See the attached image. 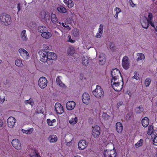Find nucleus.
I'll return each instance as SVG.
<instances>
[{
    "instance_id": "nucleus-17",
    "label": "nucleus",
    "mask_w": 157,
    "mask_h": 157,
    "mask_svg": "<svg viewBox=\"0 0 157 157\" xmlns=\"http://www.w3.org/2000/svg\"><path fill=\"white\" fill-rule=\"evenodd\" d=\"M78 119L76 116L74 114L71 115L70 117L69 122L72 124H75L77 122Z\"/></svg>"
},
{
    "instance_id": "nucleus-4",
    "label": "nucleus",
    "mask_w": 157,
    "mask_h": 157,
    "mask_svg": "<svg viewBox=\"0 0 157 157\" xmlns=\"http://www.w3.org/2000/svg\"><path fill=\"white\" fill-rule=\"evenodd\" d=\"M38 83L39 87L41 89H44L47 85L48 80L45 77H42L39 79Z\"/></svg>"
},
{
    "instance_id": "nucleus-49",
    "label": "nucleus",
    "mask_w": 157,
    "mask_h": 157,
    "mask_svg": "<svg viewBox=\"0 0 157 157\" xmlns=\"http://www.w3.org/2000/svg\"><path fill=\"white\" fill-rule=\"evenodd\" d=\"M149 24L151 25V26L153 28H155L156 30V31L157 32V29H156L155 28V25L154 22H152V21H149Z\"/></svg>"
},
{
    "instance_id": "nucleus-47",
    "label": "nucleus",
    "mask_w": 157,
    "mask_h": 157,
    "mask_svg": "<svg viewBox=\"0 0 157 157\" xmlns=\"http://www.w3.org/2000/svg\"><path fill=\"white\" fill-rule=\"evenodd\" d=\"M84 103L86 105H88L90 102V99H82Z\"/></svg>"
},
{
    "instance_id": "nucleus-62",
    "label": "nucleus",
    "mask_w": 157,
    "mask_h": 157,
    "mask_svg": "<svg viewBox=\"0 0 157 157\" xmlns=\"http://www.w3.org/2000/svg\"><path fill=\"white\" fill-rule=\"evenodd\" d=\"M74 157H81L80 156L78 155H76Z\"/></svg>"
},
{
    "instance_id": "nucleus-32",
    "label": "nucleus",
    "mask_w": 157,
    "mask_h": 157,
    "mask_svg": "<svg viewBox=\"0 0 157 157\" xmlns=\"http://www.w3.org/2000/svg\"><path fill=\"white\" fill-rule=\"evenodd\" d=\"M38 30L39 32L42 34V33H43L45 31H48V30L47 28L45 26H40L38 27Z\"/></svg>"
},
{
    "instance_id": "nucleus-23",
    "label": "nucleus",
    "mask_w": 157,
    "mask_h": 157,
    "mask_svg": "<svg viewBox=\"0 0 157 157\" xmlns=\"http://www.w3.org/2000/svg\"><path fill=\"white\" fill-rule=\"evenodd\" d=\"M99 61L100 64L101 65L104 64L105 62V55L103 53H101L99 55Z\"/></svg>"
},
{
    "instance_id": "nucleus-22",
    "label": "nucleus",
    "mask_w": 157,
    "mask_h": 157,
    "mask_svg": "<svg viewBox=\"0 0 157 157\" xmlns=\"http://www.w3.org/2000/svg\"><path fill=\"white\" fill-rule=\"evenodd\" d=\"M149 119L147 117L144 118L142 120V124L143 126L145 128L147 127L149 125Z\"/></svg>"
},
{
    "instance_id": "nucleus-35",
    "label": "nucleus",
    "mask_w": 157,
    "mask_h": 157,
    "mask_svg": "<svg viewBox=\"0 0 157 157\" xmlns=\"http://www.w3.org/2000/svg\"><path fill=\"white\" fill-rule=\"evenodd\" d=\"M114 11L116 12V14L114 16L116 19L118 18V13L121 12V9L118 7H116L114 9Z\"/></svg>"
},
{
    "instance_id": "nucleus-9",
    "label": "nucleus",
    "mask_w": 157,
    "mask_h": 157,
    "mask_svg": "<svg viewBox=\"0 0 157 157\" xmlns=\"http://www.w3.org/2000/svg\"><path fill=\"white\" fill-rule=\"evenodd\" d=\"M100 127L98 125H96L93 127L92 135L95 138L98 137L100 135Z\"/></svg>"
},
{
    "instance_id": "nucleus-30",
    "label": "nucleus",
    "mask_w": 157,
    "mask_h": 157,
    "mask_svg": "<svg viewBox=\"0 0 157 157\" xmlns=\"http://www.w3.org/2000/svg\"><path fill=\"white\" fill-rule=\"evenodd\" d=\"M57 10L59 13H65L67 12V9L63 6H59L57 8Z\"/></svg>"
},
{
    "instance_id": "nucleus-51",
    "label": "nucleus",
    "mask_w": 157,
    "mask_h": 157,
    "mask_svg": "<svg viewBox=\"0 0 157 157\" xmlns=\"http://www.w3.org/2000/svg\"><path fill=\"white\" fill-rule=\"evenodd\" d=\"M153 144L155 145H157V136L155 137L153 141Z\"/></svg>"
},
{
    "instance_id": "nucleus-16",
    "label": "nucleus",
    "mask_w": 157,
    "mask_h": 157,
    "mask_svg": "<svg viewBox=\"0 0 157 157\" xmlns=\"http://www.w3.org/2000/svg\"><path fill=\"white\" fill-rule=\"evenodd\" d=\"M75 103L73 101H69L66 104V108L69 110H72L75 107Z\"/></svg>"
},
{
    "instance_id": "nucleus-36",
    "label": "nucleus",
    "mask_w": 157,
    "mask_h": 157,
    "mask_svg": "<svg viewBox=\"0 0 157 157\" xmlns=\"http://www.w3.org/2000/svg\"><path fill=\"white\" fill-rule=\"evenodd\" d=\"M82 62V64L86 66L89 63V59L87 57H83Z\"/></svg>"
},
{
    "instance_id": "nucleus-39",
    "label": "nucleus",
    "mask_w": 157,
    "mask_h": 157,
    "mask_svg": "<svg viewBox=\"0 0 157 157\" xmlns=\"http://www.w3.org/2000/svg\"><path fill=\"white\" fill-rule=\"evenodd\" d=\"M143 110V107L142 106L137 107L135 109V111L137 113H140L142 112Z\"/></svg>"
},
{
    "instance_id": "nucleus-58",
    "label": "nucleus",
    "mask_w": 157,
    "mask_h": 157,
    "mask_svg": "<svg viewBox=\"0 0 157 157\" xmlns=\"http://www.w3.org/2000/svg\"><path fill=\"white\" fill-rule=\"evenodd\" d=\"M131 1V2H130L131 6L132 7H134L135 6V4H134L132 2V0H130Z\"/></svg>"
},
{
    "instance_id": "nucleus-15",
    "label": "nucleus",
    "mask_w": 157,
    "mask_h": 157,
    "mask_svg": "<svg viewBox=\"0 0 157 157\" xmlns=\"http://www.w3.org/2000/svg\"><path fill=\"white\" fill-rule=\"evenodd\" d=\"M12 144L13 147L17 150L21 148L20 141L17 139H14L12 141Z\"/></svg>"
},
{
    "instance_id": "nucleus-18",
    "label": "nucleus",
    "mask_w": 157,
    "mask_h": 157,
    "mask_svg": "<svg viewBox=\"0 0 157 157\" xmlns=\"http://www.w3.org/2000/svg\"><path fill=\"white\" fill-rule=\"evenodd\" d=\"M103 25L102 24H100L98 29V32L95 36V37L97 38H100L101 37V35L103 33Z\"/></svg>"
},
{
    "instance_id": "nucleus-27",
    "label": "nucleus",
    "mask_w": 157,
    "mask_h": 157,
    "mask_svg": "<svg viewBox=\"0 0 157 157\" xmlns=\"http://www.w3.org/2000/svg\"><path fill=\"white\" fill-rule=\"evenodd\" d=\"M30 157H40L38 152L35 149H32L30 154Z\"/></svg>"
},
{
    "instance_id": "nucleus-43",
    "label": "nucleus",
    "mask_w": 157,
    "mask_h": 157,
    "mask_svg": "<svg viewBox=\"0 0 157 157\" xmlns=\"http://www.w3.org/2000/svg\"><path fill=\"white\" fill-rule=\"evenodd\" d=\"M151 82V80L150 78H147L145 81V85L146 87L149 86Z\"/></svg>"
},
{
    "instance_id": "nucleus-31",
    "label": "nucleus",
    "mask_w": 157,
    "mask_h": 157,
    "mask_svg": "<svg viewBox=\"0 0 157 157\" xmlns=\"http://www.w3.org/2000/svg\"><path fill=\"white\" fill-rule=\"evenodd\" d=\"M33 130L34 129L33 128H29L27 130L22 129L21 131L23 133L30 134L33 132Z\"/></svg>"
},
{
    "instance_id": "nucleus-6",
    "label": "nucleus",
    "mask_w": 157,
    "mask_h": 157,
    "mask_svg": "<svg viewBox=\"0 0 157 157\" xmlns=\"http://www.w3.org/2000/svg\"><path fill=\"white\" fill-rule=\"evenodd\" d=\"M55 110L57 114H61L64 112V109L61 104L58 102L56 103L55 105Z\"/></svg>"
},
{
    "instance_id": "nucleus-56",
    "label": "nucleus",
    "mask_w": 157,
    "mask_h": 157,
    "mask_svg": "<svg viewBox=\"0 0 157 157\" xmlns=\"http://www.w3.org/2000/svg\"><path fill=\"white\" fill-rule=\"evenodd\" d=\"M3 124V120L0 118V127L2 126Z\"/></svg>"
},
{
    "instance_id": "nucleus-1",
    "label": "nucleus",
    "mask_w": 157,
    "mask_h": 157,
    "mask_svg": "<svg viewBox=\"0 0 157 157\" xmlns=\"http://www.w3.org/2000/svg\"><path fill=\"white\" fill-rule=\"evenodd\" d=\"M123 83L120 84L118 79H111V85L113 89L117 91H120L122 88Z\"/></svg>"
},
{
    "instance_id": "nucleus-24",
    "label": "nucleus",
    "mask_w": 157,
    "mask_h": 157,
    "mask_svg": "<svg viewBox=\"0 0 157 157\" xmlns=\"http://www.w3.org/2000/svg\"><path fill=\"white\" fill-rule=\"evenodd\" d=\"M57 140V136L55 135H52L50 136L48 139V140L51 143L56 142Z\"/></svg>"
},
{
    "instance_id": "nucleus-55",
    "label": "nucleus",
    "mask_w": 157,
    "mask_h": 157,
    "mask_svg": "<svg viewBox=\"0 0 157 157\" xmlns=\"http://www.w3.org/2000/svg\"><path fill=\"white\" fill-rule=\"evenodd\" d=\"M114 44L113 43H111L110 44L109 47L110 49H112L114 48Z\"/></svg>"
},
{
    "instance_id": "nucleus-2",
    "label": "nucleus",
    "mask_w": 157,
    "mask_h": 157,
    "mask_svg": "<svg viewBox=\"0 0 157 157\" xmlns=\"http://www.w3.org/2000/svg\"><path fill=\"white\" fill-rule=\"evenodd\" d=\"M93 94L97 98H101L103 97L104 92L100 86L97 85L96 89L93 92Z\"/></svg>"
},
{
    "instance_id": "nucleus-57",
    "label": "nucleus",
    "mask_w": 157,
    "mask_h": 157,
    "mask_svg": "<svg viewBox=\"0 0 157 157\" xmlns=\"http://www.w3.org/2000/svg\"><path fill=\"white\" fill-rule=\"evenodd\" d=\"M17 8L18 11H20V10H21V3H19L18 4Z\"/></svg>"
},
{
    "instance_id": "nucleus-42",
    "label": "nucleus",
    "mask_w": 157,
    "mask_h": 157,
    "mask_svg": "<svg viewBox=\"0 0 157 157\" xmlns=\"http://www.w3.org/2000/svg\"><path fill=\"white\" fill-rule=\"evenodd\" d=\"M62 25L64 27L66 30V32H68L69 30H70L71 29L69 25L66 24V23H64L63 22L62 23Z\"/></svg>"
},
{
    "instance_id": "nucleus-48",
    "label": "nucleus",
    "mask_w": 157,
    "mask_h": 157,
    "mask_svg": "<svg viewBox=\"0 0 157 157\" xmlns=\"http://www.w3.org/2000/svg\"><path fill=\"white\" fill-rule=\"evenodd\" d=\"M90 97L89 94L86 93H84L83 94L82 96V98H88Z\"/></svg>"
},
{
    "instance_id": "nucleus-64",
    "label": "nucleus",
    "mask_w": 157,
    "mask_h": 157,
    "mask_svg": "<svg viewBox=\"0 0 157 157\" xmlns=\"http://www.w3.org/2000/svg\"><path fill=\"white\" fill-rule=\"evenodd\" d=\"M156 157H157V154H156Z\"/></svg>"
},
{
    "instance_id": "nucleus-60",
    "label": "nucleus",
    "mask_w": 157,
    "mask_h": 157,
    "mask_svg": "<svg viewBox=\"0 0 157 157\" xmlns=\"http://www.w3.org/2000/svg\"><path fill=\"white\" fill-rule=\"evenodd\" d=\"M123 104V103L122 102L120 101L117 103V105L119 106L120 105H122Z\"/></svg>"
},
{
    "instance_id": "nucleus-20",
    "label": "nucleus",
    "mask_w": 157,
    "mask_h": 157,
    "mask_svg": "<svg viewBox=\"0 0 157 157\" xmlns=\"http://www.w3.org/2000/svg\"><path fill=\"white\" fill-rule=\"evenodd\" d=\"M51 20L52 22L54 24L57 25L58 24H60V22H58L57 18L55 14H51Z\"/></svg>"
},
{
    "instance_id": "nucleus-41",
    "label": "nucleus",
    "mask_w": 157,
    "mask_h": 157,
    "mask_svg": "<svg viewBox=\"0 0 157 157\" xmlns=\"http://www.w3.org/2000/svg\"><path fill=\"white\" fill-rule=\"evenodd\" d=\"M73 34L75 37H77L79 35V32L78 29H74L73 30Z\"/></svg>"
},
{
    "instance_id": "nucleus-40",
    "label": "nucleus",
    "mask_w": 157,
    "mask_h": 157,
    "mask_svg": "<svg viewBox=\"0 0 157 157\" xmlns=\"http://www.w3.org/2000/svg\"><path fill=\"white\" fill-rule=\"evenodd\" d=\"M137 56H138L137 59L138 61L144 59L145 58L144 55L142 53H138L137 54Z\"/></svg>"
},
{
    "instance_id": "nucleus-34",
    "label": "nucleus",
    "mask_w": 157,
    "mask_h": 157,
    "mask_svg": "<svg viewBox=\"0 0 157 157\" xmlns=\"http://www.w3.org/2000/svg\"><path fill=\"white\" fill-rule=\"evenodd\" d=\"M21 37L22 40H26L28 39L27 35L26 34V31L23 30L21 33Z\"/></svg>"
},
{
    "instance_id": "nucleus-52",
    "label": "nucleus",
    "mask_w": 157,
    "mask_h": 157,
    "mask_svg": "<svg viewBox=\"0 0 157 157\" xmlns=\"http://www.w3.org/2000/svg\"><path fill=\"white\" fill-rule=\"evenodd\" d=\"M68 41L70 42L71 43H74L75 42V40H73L71 38V36L70 35H69L68 36Z\"/></svg>"
},
{
    "instance_id": "nucleus-5",
    "label": "nucleus",
    "mask_w": 157,
    "mask_h": 157,
    "mask_svg": "<svg viewBox=\"0 0 157 157\" xmlns=\"http://www.w3.org/2000/svg\"><path fill=\"white\" fill-rule=\"evenodd\" d=\"M122 66L125 70L128 69L130 67V63L129 59L127 56L123 57L122 60Z\"/></svg>"
},
{
    "instance_id": "nucleus-59",
    "label": "nucleus",
    "mask_w": 157,
    "mask_h": 157,
    "mask_svg": "<svg viewBox=\"0 0 157 157\" xmlns=\"http://www.w3.org/2000/svg\"><path fill=\"white\" fill-rule=\"evenodd\" d=\"M5 99H0V103H2L4 101Z\"/></svg>"
},
{
    "instance_id": "nucleus-29",
    "label": "nucleus",
    "mask_w": 157,
    "mask_h": 157,
    "mask_svg": "<svg viewBox=\"0 0 157 157\" xmlns=\"http://www.w3.org/2000/svg\"><path fill=\"white\" fill-rule=\"evenodd\" d=\"M75 49L73 47H71L68 49L67 54L68 55L73 56V55L75 54ZM75 56H78V55L76 53H75Z\"/></svg>"
},
{
    "instance_id": "nucleus-7",
    "label": "nucleus",
    "mask_w": 157,
    "mask_h": 157,
    "mask_svg": "<svg viewBox=\"0 0 157 157\" xmlns=\"http://www.w3.org/2000/svg\"><path fill=\"white\" fill-rule=\"evenodd\" d=\"M105 157H116V152L113 150H105L104 152Z\"/></svg>"
},
{
    "instance_id": "nucleus-33",
    "label": "nucleus",
    "mask_w": 157,
    "mask_h": 157,
    "mask_svg": "<svg viewBox=\"0 0 157 157\" xmlns=\"http://www.w3.org/2000/svg\"><path fill=\"white\" fill-rule=\"evenodd\" d=\"M15 65L18 67H21L23 65L21 59H16L15 61Z\"/></svg>"
},
{
    "instance_id": "nucleus-3",
    "label": "nucleus",
    "mask_w": 157,
    "mask_h": 157,
    "mask_svg": "<svg viewBox=\"0 0 157 157\" xmlns=\"http://www.w3.org/2000/svg\"><path fill=\"white\" fill-rule=\"evenodd\" d=\"M0 20L2 24L5 25H8L11 22V18L10 15L2 14L0 17Z\"/></svg>"
},
{
    "instance_id": "nucleus-11",
    "label": "nucleus",
    "mask_w": 157,
    "mask_h": 157,
    "mask_svg": "<svg viewBox=\"0 0 157 157\" xmlns=\"http://www.w3.org/2000/svg\"><path fill=\"white\" fill-rule=\"evenodd\" d=\"M16 122V119L12 117H10L7 120L8 126L10 128H13Z\"/></svg>"
},
{
    "instance_id": "nucleus-14",
    "label": "nucleus",
    "mask_w": 157,
    "mask_h": 157,
    "mask_svg": "<svg viewBox=\"0 0 157 157\" xmlns=\"http://www.w3.org/2000/svg\"><path fill=\"white\" fill-rule=\"evenodd\" d=\"M19 52L20 55L24 58L27 59L29 57V55L28 52L23 48H20Z\"/></svg>"
},
{
    "instance_id": "nucleus-8",
    "label": "nucleus",
    "mask_w": 157,
    "mask_h": 157,
    "mask_svg": "<svg viewBox=\"0 0 157 157\" xmlns=\"http://www.w3.org/2000/svg\"><path fill=\"white\" fill-rule=\"evenodd\" d=\"M140 22L142 27L147 29L149 25V21L146 17H143L140 19Z\"/></svg>"
},
{
    "instance_id": "nucleus-25",
    "label": "nucleus",
    "mask_w": 157,
    "mask_h": 157,
    "mask_svg": "<svg viewBox=\"0 0 157 157\" xmlns=\"http://www.w3.org/2000/svg\"><path fill=\"white\" fill-rule=\"evenodd\" d=\"M41 36L44 38L46 39H48L50 38L52 36V34L51 33L47 31H45L42 34H41Z\"/></svg>"
},
{
    "instance_id": "nucleus-45",
    "label": "nucleus",
    "mask_w": 157,
    "mask_h": 157,
    "mask_svg": "<svg viewBox=\"0 0 157 157\" xmlns=\"http://www.w3.org/2000/svg\"><path fill=\"white\" fill-rule=\"evenodd\" d=\"M102 117L105 120H107L109 119L110 117L107 113H104L102 115Z\"/></svg>"
},
{
    "instance_id": "nucleus-10",
    "label": "nucleus",
    "mask_w": 157,
    "mask_h": 157,
    "mask_svg": "<svg viewBox=\"0 0 157 157\" xmlns=\"http://www.w3.org/2000/svg\"><path fill=\"white\" fill-rule=\"evenodd\" d=\"M48 52L45 51H42L39 52L40 60L43 62H46L48 59L47 56Z\"/></svg>"
},
{
    "instance_id": "nucleus-28",
    "label": "nucleus",
    "mask_w": 157,
    "mask_h": 157,
    "mask_svg": "<svg viewBox=\"0 0 157 157\" xmlns=\"http://www.w3.org/2000/svg\"><path fill=\"white\" fill-rule=\"evenodd\" d=\"M63 1L69 8H72L73 7L74 3L71 0H63Z\"/></svg>"
},
{
    "instance_id": "nucleus-21",
    "label": "nucleus",
    "mask_w": 157,
    "mask_h": 157,
    "mask_svg": "<svg viewBox=\"0 0 157 157\" xmlns=\"http://www.w3.org/2000/svg\"><path fill=\"white\" fill-rule=\"evenodd\" d=\"M47 56L48 58V59L49 60L51 59L52 60H56L57 59V56L56 54L54 53L50 52H48Z\"/></svg>"
},
{
    "instance_id": "nucleus-63",
    "label": "nucleus",
    "mask_w": 157,
    "mask_h": 157,
    "mask_svg": "<svg viewBox=\"0 0 157 157\" xmlns=\"http://www.w3.org/2000/svg\"><path fill=\"white\" fill-rule=\"evenodd\" d=\"M2 63V60L0 59V64Z\"/></svg>"
},
{
    "instance_id": "nucleus-50",
    "label": "nucleus",
    "mask_w": 157,
    "mask_h": 157,
    "mask_svg": "<svg viewBox=\"0 0 157 157\" xmlns=\"http://www.w3.org/2000/svg\"><path fill=\"white\" fill-rule=\"evenodd\" d=\"M131 114H128L126 116V119L127 121H129L131 119Z\"/></svg>"
},
{
    "instance_id": "nucleus-37",
    "label": "nucleus",
    "mask_w": 157,
    "mask_h": 157,
    "mask_svg": "<svg viewBox=\"0 0 157 157\" xmlns=\"http://www.w3.org/2000/svg\"><path fill=\"white\" fill-rule=\"evenodd\" d=\"M143 140L142 139H140L135 144L136 147L137 148L142 146L143 145Z\"/></svg>"
},
{
    "instance_id": "nucleus-54",
    "label": "nucleus",
    "mask_w": 157,
    "mask_h": 157,
    "mask_svg": "<svg viewBox=\"0 0 157 157\" xmlns=\"http://www.w3.org/2000/svg\"><path fill=\"white\" fill-rule=\"evenodd\" d=\"M148 17L150 19L149 21H152L153 18V15L152 13H149L148 16Z\"/></svg>"
},
{
    "instance_id": "nucleus-19",
    "label": "nucleus",
    "mask_w": 157,
    "mask_h": 157,
    "mask_svg": "<svg viewBox=\"0 0 157 157\" xmlns=\"http://www.w3.org/2000/svg\"><path fill=\"white\" fill-rule=\"evenodd\" d=\"M116 128L117 132L119 133H121L123 131V126L121 123L120 122H117L116 124Z\"/></svg>"
},
{
    "instance_id": "nucleus-46",
    "label": "nucleus",
    "mask_w": 157,
    "mask_h": 157,
    "mask_svg": "<svg viewBox=\"0 0 157 157\" xmlns=\"http://www.w3.org/2000/svg\"><path fill=\"white\" fill-rule=\"evenodd\" d=\"M139 74L137 72H135L134 75L133 76V78L136 79V80H138L139 79Z\"/></svg>"
},
{
    "instance_id": "nucleus-12",
    "label": "nucleus",
    "mask_w": 157,
    "mask_h": 157,
    "mask_svg": "<svg viewBox=\"0 0 157 157\" xmlns=\"http://www.w3.org/2000/svg\"><path fill=\"white\" fill-rule=\"evenodd\" d=\"M87 142L84 140H81L78 143V149L80 150H83L87 146Z\"/></svg>"
},
{
    "instance_id": "nucleus-13",
    "label": "nucleus",
    "mask_w": 157,
    "mask_h": 157,
    "mask_svg": "<svg viewBox=\"0 0 157 157\" xmlns=\"http://www.w3.org/2000/svg\"><path fill=\"white\" fill-rule=\"evenodd\" d=\"M111 75L112 77V79H118L119 75H121L120 71L116 68L113 69L111 71Z\"/></svg>"
},
{
    "instance_id": "nucleus-53",
    "label": "nucleus",
    "mask_w": 157,
    "mask_h": 157,
    "mask_svg": "<svg viewBox=\"0 0 157 157\" xmlns=\"http://www.w3.org/2000/svg\"><path fill=\"white\" fill-rule=\"evenodd\" d=\"M47 123L50 126H53V124L52 123V122L51 121V120L50 119H48L47 120Z\"/></svg>"
},
{
    "instance_id": "nucleus-61",
    "label": "nucleus",
    "mask_w": 157,
    "mask_h": 157,
    "mask_svg": "<svg viewBox=\"0 0 157 157\" xmlns=\"http://www.w3.org/2000/svg\"><path fill=\"white\" fill-rule=\"evenodd\" d=\"M52 122V123H54L56 121V120L55 119H53L52 121H51Z\"/></svg>"
},
{
    "instance_id": "nucleus-44",
    "label": "nucleus",
    "mask_w": 157,
    "mask_h": 157,
    "mask_svg": "<svg viewBox=\"0 0 157 157\" xmlns=\"http://www.w3.org/2000/svg\"><path fill=\"white\" fill-rule=\"evenodd\" d=\"M25 104H29L32 106L34 104V103L33 100L31 99H29V100H26L25 101Z\"/></svg>"
},
{
    "instance_id": "nucleus-38",
    "label": "nucleus",
    "mask_w": 157,
    "mask_h": 157,
    "mask_svg": "<svg viewBox=\"0 0 157 157\" xmlns=\"http://www.w3.org/2000/svg\"><path fill=\"white\" fill-rule=\"evenodd\" d=\"M153 131V128L152 125H150L148 128L147 133L149 135H151Z\"/></svg>"
},
{
    "instance_id": "nucleus-26",
    "label": "nucleus",
    "mask_w": 157,
    "mask_h": 157,
    "mask_svg": "<svg viewBox=\"0 0 157 157\" xmlns=\"http://www.w3.org/2000/svg\"><path fill=\"white\" fill-rule=\"evenodd\" d=\"M60 77L59 76L57 77L56 79V82L57 84L60 87H62L63 88H66V86L61 81L60 78Z\"/></svg>"
}]
</instances>
